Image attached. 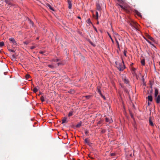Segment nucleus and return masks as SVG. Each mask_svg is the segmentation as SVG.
I'll list each match as a JSON object with an SVG mask.
<instances>
[{"label":"nucleus","instance_id":"46","mask_svg":"<svg viewBox=\"0 0 160 160\" xmlns=\"http://www.w3.org/2000/svg\"><path fill=\"white\" fill-rule=\"evenodd\" d=\"M133 64V63H132L131 65H130V66H131V68H132V67H133L132 66Z\"/></svg>","mask_w":160,"mask_h":160},{"label":"nucleus","instance_id":"24","mask_svg":"<svg viewBox=\"0 0 160 160\" xmlns=\"http://www.w3.org/2000/svg\"><path fill=\"white\" fill-rule=\"evenodd\" d=\"M108 34L109 37L111 39L112 42L113 43L114 42V41H113V39H112V38L111 37V35H110V34L108 32Z\"/></svg>","mask_w":160,"mask_h":160},{"label":"nucleus","instance_id":"27","mask_svg":"<svg viewBox=\"0 0 160 160\" xmlns=\"http://www.w3.org/2000/svg\"><path fill=\"white\" fill-rule=\"evenodd\" d=\"M4 45V43L3 42H0V46L2 47Z\"/></svg>","mask_w":160,"mask_h":160},{"label":"nucleus","instance_id":"15","mask_svg":"<svg viewBox=\"0 0 160 160\" xmlns=\"http://www.w3.org/2000/svg\"><path fill=\"white\" fill-rule=\"evenodd\" d=\"M97 9L98 11H100L101 9V7L99 4H97Z\"/></svg>","mask_w":160,"mask_h":160},{"label":"nucleus","instance_id":"53","mask_svg":"<svg viewBox=\"0 0 160 160\" xmlns=\"http://www.w3.org/2000/svg\"><path fill=\"white\" fill-rule=\"evenodd\" d=\"M39 39V38L38 37L37 38V39Z\"/></svg>","mask_w":160,"mask_h":160},{"label":"nucleus","instance_id":"47","mask_svg":"<svg viewBox=\"0 0 160 160\" xmlns=\"http://www.w3.org/2000/svg\"><path fill=\"white\" fill-rule=\"evenodd\" d=\"M144 38L147 41H148L149 40H148V39L147 38Z\"/></svg>","mask_w":160,"mask_h":160},{"label":"nucleus","instance_id":"1","mask_svg":"<svg viewBox=\"0 0 160 160\" xmlns=\"http://www.w3.org/2000/svg\"><path fill=\"white\" fill-rule=\"evenodd\" d=\"M118 3V4L126 12L130 13L131 10L130 7L125 4L124 2L122 0H116Z\"/></svg>","mask_w":160,"mask_h":160},{"label":"nucleus","instance_id":"20","mask_svg":"<svg viewBox=\"0 0 160 160\" xmlns=\"http://www.w3.org/2000/svg\"><path fill=\"white\" fill-rule=\"evenodd\" d=\"M82 123L81 122L78 123L76 126V127L77 128H78L81 126Z\"/></svg>","mask_w":160,"mask_h":160},{"label":"nucleus","instance_id":"54","mask_svg":"<svg viewBox=\"0 0 160 160\" xmlns=\"http://www.w3.org/2000/svg\"><path fill=\"white\" fill-rule=\"evenodd\" d=\"M58 65H59V63H58Z\"/></svg>","mask_w":160,"mask_h":160},{"label":"nucleus","instance_id":"14","mask_svg":"<svg viewBox=\"0 0 160 160\" xmlns=\"http://www.w3.org/2000/svg\"><path fill=\"white\" fill-rule=\"evenodd\" d=\"M97 90L99 94L100 95L102 94L100 90V87H98Z\"/></svg>","mask_w":160,"mask_h":160},{"label":"nucleus","instance_id":"41","mask_svg":"<svg viewBox=\"0 0 160 160\" xmlns=\"http://www.w3.org/2000/svg\"><path fill=\"white\" fill-rule=\"evenodd\" d=\"M93 28H94V29L95 30V31L97 32H98V31H97V28H96V27H95L94 26H93Z\"/></svg>","mask_w":160,"mask_h":160},{"label":"nucleus","instance_id":"30","mask_svg":"<svg viewBox=\"0 0 160 160\" xmlns=\"http://www.w3.org/2000/svg\"><path fill=\"white\" fill-rule=\"evenodd\" d=\"M92 96L91 95H88L85 96V98L87 99H89Z\"/></svg>","mask_w":160,"mask_h":160},{"label":"nucleus","instance_id":"37","mask_svg":"<svg viewBox=\"0 0 160 160\" xmlns=\"http://www.w3.org/2000/svg\"><path fill=\"white\" fill-rule=\"evenodd\" d=\"M36 48V47L35 46H32L30 47V49H33L34 48Z\"/></svg>","mask_w":160,"mask_h":160},{"label":"nucleus","instance_id":"17","mask_svg":"<svg viewBox=\"0 0 160 160\" xmlns=\"http://www.w3.org/2000/svg\"><path fill=\"white\" fill-rule=\"evenodd\" d=\"M123 81L124 83L126 84H128L129 82V81L128 79H127L126 78H124L123 79Z\"/></svg>","mask_w":160,"mask_h":160},{"label":"nucleus","instance_id":"23","mask_svg":"<svg viewBox=\"0 0 160 160\" xmlns=\"http://www.w3.org/2000/svg\"><path fill=\"white\" fill-rule=\"evenodd\" d=\"M38 89L36 87H35L33 90V92H34L36 93L38 92Z\"/></svg>","mask_w":160,"mask_h":160},{"label":"nucleus","instance_id":"44","mask_svg":"<svg viewBox=\"0 0 160 160\" xmlns=\"http://www.w3.org/2000/svg\"><path fill=\"white\" fill-rule=\"evenodd\" d=\"M149 43H150L152 45V46H154V45L153 44H152L151 42H150Z\"/></svg>","mask_w":160,"mask_h":160},{"label":"nucleus","instance_id":"2","mask_svg":"<svg viewBox=\"0 0 160 160\" xmlns=\"http://www.w3.org/2000/svg\"><path fill=\"white\" fill-rule=\"evenodd\" d=\"M130 25L136 31H139V25L136 22L132 20L130 22Z\"/></svg>","mask_w":160,"mask_h":160},{"label":"nucleus","instance_id":"26","mask_svg":"<svg viewBox=\"0 0 160 160\" xmlns=\"http://www.w3.org/2000/svg\"><path fill=\"white\" fill-rule=\"evenodd\" d=\"M40 99L42 102H44L45 101L44 98L43 96H42L41 97Z\"/></svg>","mask_w":160,"mask_h":160},{"label":"nucleus","instance_id":"29","mask_svg":"<svg viewBox=\"0 0 160 160\" xmlns=\"http://www.w3.org/2000/svg\"><path fill=\"white\" fill-rule=\"evenodd\" d=\"M89 132L87 130H85V134L87 135H88Z\"/></svg>","mask_w":160,"mask_h":160},{"label":"nucleus","instance_id":"42","mask_svg":"<svg viewBox=\"0 0 160 160\" xmlns=\"http://www.w3.org/2000/svg\"><path fill=\"white\" fill-rule=\"evenodd\" d=\"M150 84L151 85V88H152V82H151V81H150Z\"/></svg>","mask_w":160,"mask_h":160},{"label":"nucleus","instance_id":"12","mask_svg":"<svg viewBox=\"0 0 160 160\" xmlns=\"http://www.w3.org/2000/svg\"><path fill=\"white\" fill-rule=\"evenodd\" d=\"M84 142L85 143L87 144L88 145H90V143L88 139L86 138L84 140Z\"/></svg>","mask_w":160,"mask_h":160},{"label":"nucleus","instance_id":"34","mask_svg":"<svg viewBox=\"0 0 160 160\" xmlns=\"http://www.w3.org/2000/svg\"><path fill=\"white\" fill-rule=\"evenodd\" d=\"M48 7H49V8L51 10H52V11H54V10L52 8L50 5H48Z\"/></svg>","mask_w":160,"mask_h":160},{"label":"nucleus","instance_id":"11","mask_svg":"<svg viewBox=\"0 0 160 160\" xmlns=\"http://www.w3.org/2000/svg\"><path fill=\"white\" fill-rule=\"evenodd\" d=\"M148 101L152 102V96H148Z\"/></svg>","mask_w":160,"mask_h":160},{"label":"nucleus","instance_id":"45","mask_svg":"<svg viewBox=\"0 0 160 160\" xmlns=\"http://www.w3.org/2000/svg\"><path fill=\"white\" fill-rule=\"evenodd\" d=\"M30 23L32 25V26H33L34 24L33 22L32 21H30Z\"/></svg>","mask_w":160,"mask_h":160},{"label":"nucleus","instance_id":"50","mask_svg":"<svg viewBox=\"0 0 160 160\" xmlns=\"http://www.w3.org/2000/svg\"><path fill=\"white\" fill-rule=\"evenodd\" d=\"M98 124H100L101 123V121H99L98 122Z\"/></svg>","mask_w":160,"mask_h":160},{"label":"nucleus","instance_id":"33","mask_svg":"<svg viewBox=\"0 0 160 160\" xmlns=\"http://www.w3.org/2000/svg\"><path fill=\"white\" fill-rule=\"evenodd\" d=\"M8 50L9 51H10V52H15V50L14 49H8Z\"/></svg>","mask_w":160,"mask_h":160},{"label":"nucleus","instance_id":"3","mask_svg":"<svg viewBox=\"0 0 160 160\" xmlns=\"http://www.w3.org/2000/svg\"><path fill=\"white\" fill-rule=\"evenodd\" d=\"M122 63L117 65V68L120 71H122L125 68V67L122 58Z\"/></svg>","mask_w":160,"mask_h":160},{"label":"nucleus","instance_id":"49","mask_svg":"<svg viewBox=\"0 0 160 160\" xmlns=\"http://www.w3.org/2000/svg\"><path fill=\"white\" fill-rule=\"evenodd\" d=\"M57 62H58V61H59V59H56V61Z\"/></svg>","mask_w":160,"mask_h":160},{"label":"nucleus","instance_id":"31","mask_svg":"<svg viewBox=\"0 0 160 160\" xmlns=\"http://www.w3.org/2000/svg\"><path fill=\"white\" fill-rule=\"evenodd\" d=\"M96 19H98V12L96 11Z\"/></svg>","mask_w":160,"mask_h":160},{"label":"nucleus","instance_id":"5","mask_svg":"<svg viewBox=\"0 0 160 160\" xmlns=\"http://www.w3.org/2000/svg\"><path fill=\"white\" fill-rule=\"evenodd\" d=\"M155 100L157 103H159L160 102V95L159 94L158 96L155 97Z\"/></svg>","mask_w":160,"mask_h":160},{"label":"nucleus","instance_id":"16","mask_svg":"<svg viewBox=\"0 0 160 160\" xmlns=\"http://www.w3.org/2000/svg\"><path fill=\"white\" fill-rule=\"evenodd\" d=\"M66 122H67V118H66L65 117H64L63 118V119L62 120V123H66Z\"/></svg>","mask_w":160,"mask_h":160},{"label":"nucleus","instance_id":"10","mask_svg":"<svg viewBox=\"0 0 160 160\" xmlns=\"http://www.w3.org/2000/svg\"><path fill=\"white\" fill-rule=\"evenodd\" d=\"M149 125L152 126H154V124L153 123L152 121V118L151 117H150L149 118Z\"/></svg>","mask_w":160,"mask_h":160},{"label":"nucleus","instance_id":"22","mask_svg":"<svg viewBox=\"0 0 160 160\" xmlns=\"http://www.w3.org/2000/svg\"><path fill=\"white\" fill-rule=\"evenodd\" d=\"M115 41L117 44L118 48V49H120L119 45L118 42V41L117 39L116 38L115 39Z\"/></svg>","mask_w":160,"mask_h":160},{"label":"nucleus","instance_id":"51","mask_svg":"<svg viewBox=\"0 0 160 160\" xmlns=\"http://www.w3.org/2000/svg\"><path fill=\"white\" fill-rule=\"evenodd\" d=\"M148 105H150V103L148 102Z\"/></svg>","mask_w":160,"mask_h":160},{"label":"nucleus","instance_id":"35","mask_svg":"<svg viewBox=\"0 0 160 160\" xmlns=\"http://www.w3.org/2000/svg\"><path fill=\"white\" fill-rule=\"evenodd\" d=\"M106 131V130L105 129H103L101 131V132L102 133H105Z\"/></svg>","mask_w":160,"mask_h":160},{"label":"nucleus","instance_id":"39","mask_svg":"<svg viewBox=\"0 0 160 160\" xmlns=\"http://www.w3.org/2000/svg\"><path fill=\"white\" fill-rule=\"evenodd\" d=\"M100 96L104 99H105V97L102 94L100 95Z\"/></svg>","mask_w":160,"mask_h":160},{"label":"nucleus","instance_id":"25","mask_svg":"<svg viewBox=\"0 0 160 160\" xmlns=\"http://www.w3.org/2000/svg\"><path fill=\"white\" fill-rule=\"evenodd\" d=\"M25 77L27 79H28L31 78V76L29 74H27L26 75Z\"/></svg>","mask_w":160,"mask_h":160},{"label":"nucleus","instance_id":"28","mask_svg":"<svg viewBox=\"0 0 160 160\" xmlns=\"http://www.w3.org/2000/svg\"><path fill=\"white\" fill-rule=\"evenodd\" d=\"M127 51L126 50H124V52H123V54L125 56L127 57Z\"/></svg>","mask_w":160,"mask_h":160},{"label":"nucleus","instance_id":"48","mask_svg":"<svg viewBox=\"0 0 160 160\" xmlns=\"http://www.w3.org/2000/svg\"><path fill=\"white\" fill-rule=\"evenodd\" d=\"M78 19H81V18L79 16H78Z\"/></svg>","mask_w":160,"mask_h":160},{"label":"nucleus","instance_id":"19","mask_svg":"<svg viewBox=\"0 0 160 160\" xmlns=\"http://www.w3.org/2000/svg\"><path fill=\"white\" fill-rule=\"evenodd\" d=\"M68 8L69 9H71L72 8V3L70 1L68 2Z\"/></svg>","mask_w":160,"mask_h":160},{"label":"nucleus","instance_id":"7","mask_svg":"<svg viewBox=\"0 0 160 160\" xmlns=\"http://www.w3.org/2000/svg\"><path fill=\"white\" fill-rule=\"evenodd\" d=\"M9 40L13 45H16L17 44L14 38H10L9 39Z\"/></svg>","mask_w":160,"mask_h":160},{"label":"nucleus","instance_id":"32","mask_svg":"<svg viewBox=\"0 0 160 160\" xmlns=\"http://www.w3.org/2000/svg\"><path fill=\"white\" fill-rule=\"evenodd\" d=\"M116 155V153H110V156H114Z\"/></svg>","mask_w":160,"mask_h":160},{"label":"nucleus","instance_id":"38","mask_svg":"<svg viewBox=\"0 0 160 160\" xmlns=\"http://www.w3.org/2000/svg\"><path fill=\"white\" fill-rule=\"evenodd\" d=\"M87 21H88V24H90V23H91V21H90V19H88Z\"/></svg>","mask_w":160,"mask_h":160},{"label":"nucleus","instance_id":"4","mask_svg":"<svg viewBox=\"0 0 160 160\" xmlns=\"http://www.w3.org/2000/svg\"><path fill=\"white\" fill-rule=\"evenodd\" d=\"M136 69L133 67H132V68L131 69L132 73L134 76H137V74L136 72Z\"/></svg>","mask_w":160,"mask_h":160},{"label":"nucleus","instance_id":"21","mask_svg":"<svg viewBox=\"0 0 160 160\" xmlns=\"http://www.w3.org/2000/svg\"><path fill=\"white\" fill-rule=\"evenodd\" d=\"M73 114V111H71L69 112L68 114V117H70Z\"/></svg>","mask_w":160,"mask_h":160},{"label":"nucleus","instance_id":"9","mask_svg":"<svg viewBox=\"0 0 160 160\" xmlns=\"http://www.w3.org/2000/svg\"><path fill=\"white\" fill-rule=\"evenodd\" d=\"M158 89L156 88L155 90L154 97H156L158 95Z\"/></svg>","mask_w":160,"mask_h":160},{"label":"nucleus","instance_id":"8","mask_svg":"<svg viewBox=\"0 0 160 160\" xmlns=\"http://www.w3.org/2000/svg\"><path fill=\"white\" fill-rule=\"evenodd\" d=\"M147 37L148 39L152 41L153 42H155V40L152 37H151L149 35H148L147 36Z\"/></svg>","mask_w":160,"mask_h":160},{"label":"nucleus","instance_id":"18","mask_svg":"<svg viewBox=\"0 0 160 160\" xmlns=\"http://www.w3.org/2000/svg\"><path fill=\"white\" fill-rule=\"evenodd\" d=\"M141 63L143 66H144L145 64V60L144 59H142L141 60Z\"/></svg>","mask_w":160,"mask_h":160},{"label":"nucleus","instance_id":"36","mask_svg":"<svg viewBox=\"0 0 160 160\" xmlns=\"http://www.w3.org/2000/svg\"><path fill=\"white\" fill-rule=\"evenodd\" d=\"M48 66L49 67H50V68H54V66L53 65H48Z\"/></svg>","mask_w":160,"mask_h":160},{"label":"nucleus","instance_id":"6","mask_svg":"<svg viewBox=\"0 0 160 160\" xmlns=\"http://www.w3.org/2000/svg\"><path fill=\"white\" fill-rule=\"evenodd\" d=\"M105 121L106 122H108L109 123H111L113 122L111 118H105Z\"/></svg>","mask_w":160,"mask_h":160},{"label":"nucleus","instance_id":"52","mask_svg":"<svg viewBox=\"0 0 160 160\" xmlns=\"http://www.w3.org/2000/svg\"><path fill=\"white\" fill-rule=\"evenodd\" d=\"M150 41L148 40V41H147V42H148V43H149V42H150Z\"/></svg>","mask_w":160,"mask_h":160},{"label":"nucleus","instance_id":"43","mask_svg":"<svg viewBox=\"0 0 160 160\" xmlns=\"http://www.w3.org/2000/svg\"><path fill=\"white\" fill-rule=\"evenodd\" d=\"M12 57L13 58H15V55L14 54H13L12 55Z\"/></svg>","mask_w":160,"mask_h":160},{"label":"nucleus","instance_id":"13","mask_svg":"<svg viewBox=\"0 0 160 160\" xmlns=\"http://www.w3.org/2000/svg\"><path fill=\"white\" fill-rule=\"evenodd\" d=\"M135 13L138 16L141 17L142 15L141 13L138 12L137 10H135Z\"/></svg>","mask_w":160,"mask_h":160},{"label":"nucleus","instance_id":"40","mask_svg":"<svg viewBox=\"0 0 160 160\" xmlns=\"http://www.w3.org/2000/svg\"><path fill=\"white\" fill-rule=\"evenodd\" d=\"M44 52H45L44 51H41L39 52V53L42 54H44Z\"/></svg>","mask_w":160,"mask_h":160}]
</instances>
